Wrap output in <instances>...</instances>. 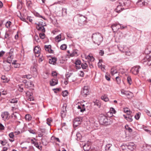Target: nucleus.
Listing matches in <instances>:
<instances>
[{"label":"nucleus","mask_w":151,"mask_h":151,"mask_svg":"<svg viewBox=\"0 0 151 151\" xmlns=\"http://www.w3.org/2000/svg\"><path fill=\"white\" fill-rule=\"evenodd\" d=\"M147 0H138L137 3L138 5L142 6L146 5L147 4Z\"/></svg>","instance_id":"obj_10"},{"label":"nucleus","mask_w":151,"mask_h":151,"mask_svg":"<svg viewBox=\"0 0 151 151\" xmlns=\"http://www.w3.org/2000/svg\"><path fill=\"white\" fill-rule=\"evenodd\" d=\"M93 42L95 44L99 45L103 41V37L99 33L93 34L92 36Z\"/></svg>","instance_id":"obj_2"},{"label":"nucleus","mask_w":151,"mask_h":151,"mask_svg":"<svg viewBox=\"0 0 151 151\" xmlns=\"http://www.w3.org/2000/svg\"><path fill=\"white\" fill-rule=\"evenodd\" d=\"M88 65L86 63H84L81 65V67L83 69H86Z\"/></svg>","instance_id":"obj_43"},{"label":"nucleus","mask_w":151,"mask_h":151,"mask_svg":"<svg viewBox=\"0 0 151 151\" xmlns=\"http://www.w3.org/2000/svg\"><path fill=\"white\" fill-rule=\"evenodd\" d=\"M94 105L97 106L99 108H100L101 106L100 103L98 101H96L94 102Z\"/></svg>","instance_id":"obj_40"},{"label":"nucleus","mask_w":151,"mask_h":151,"mask_svg":"<svg viewBox=\"0 0 151 151\" xmlns=\"http://www.w3.org/2000/svg\"><path fill=\"white\" fill-rule=\"evenodd\" d=\"M62 14L63 15H65L67 14V9L65 8H63L62 9Z\"/></svg>","instance_id":"obj_33"},{"label":"nucleus","mask_w":151,"mask_h":151,"mask_svg":"<svg viewBox=\"0 0 151 151\" xmlns=\"http://www.w3.org/2000/svg\"><path fill=\"white\" fill-rule=\"evenodd\" d=\"M106 79L108 81H109L110 80V76L109 75L105 76Z\"/></svg>","instance_id":"obj_61"},{"label":"nucleus","mask_w":151,"mask_h":151,"mask_svg":"<svg viewBox=\"0 0 151 151\" xmlns=\"http://www.w3.org/2000/svg\"><path fill=\"white\" fill-rule=\"evenodd\" d=\"M110 111L111 113H112L115 114L116 112V111L115 109L113 108H111L110 109Z\"/></svg>","instance_id":"obj_55"},{"label":"nucleus","mask_w":151,"mask_h":151,"mask_svg":"<svg viewBox=\"0 0 151 151\" xmlns=\"http://www.w3.org/2000/svg\"><path fill=\"white\" fill-rule=\"evenodd\" d=\"M32 77V76L31 75H24L23 76V78H27L28 79H30Z\"/></svg>","instance_id":"obj_38"},{"label":"nucleus","mask_w":151,"mask_h":151,"mask_svg":"<svg viewBox=\"0 0 151 151\" xmlns=\"http://www.w3.org/2000/svg\"><path fill=\"white\" fill-rule=\"evenodd\" d=\"M77 139L78 141L81 139L82 137L81 134L79 133H77L76 134Z\"/></svg>","instance_id":"obj_27"},{"label":"nucleus","mask_w":151,"mask_h":151,"mask_svg":"<svg viewBox=\"0 0 151 151\" xmlns=\"http://www.w3.org/2000/svg\"><path fill=\"white\" fill-rule=\"evenodd\" d=\"M9 114L8 112L5 111L2 113L1 116L3 119L4 121L6 120H8L9 117Z\"/></svg>","instance_id":"obj_9"},{"label":"nucleus","mask_w":151,"mask_h":151,"mask_svg":"<svg viewBox=\"0 0 151 151\" xmlns=\"http://www.w3.org/2000/svg\"><path fill=\"white\" fill-rule=\"evenodd\" d=\"M111 27L114 32H116L120 28H121V26L119 23H115L112 25Z\"/></svg>","instance_id":"obj_7"},{"label":"nucleus","mask_w":151,"mask_h":151,"mask_svg":"<svg viewBox=\"0 0 151 151\" xmlns=\"http://www.w3.org/2000/svg\"><path fill=\"white\" fill-rule=\"evenodd\" d=\"M68 93L67 91H65L62 92V95L63 97H65L67 96Z\"/></svg>","instance_id":"obj_51"},{"label":"nucleus","mask_w":151,"mask_h":151,"mask_svg":"<svg viewBox=\"0 0 151 151\" xmlns=\"http://www.w3.org/2000/svg\"><path fill=\"white\" fill-rule=\"evenodd\" d=\"M43 77L45 79H46L48 77V73L46 72L43 73Z\"/></svg>","instance_id":"obj_54"},{"label":"nucleus","mask_w":151,"mask_h":151,"mask_svg":"<svg viewBox=\"0 0 151 151\" xmlns=\"http://www.w3.org/2000/svg\"><path fill=\"white\" fill-rule=\"evenodd\" d=\"M140 68V67L139 66H136L132 68L130 70V71L132 74L136 75L139 73V69Z\"/></svg>","instance_id":"obj_6"},{"label":"nucleus","mask_w":151,"mask_h":151,"mask_svg":"<svg viewBox=\"0 0 151 151\" xmlns=\"http://www.w3.org/2000/svg\"><path fill=\"white\" fill-rule=\"evenodd\" d=\"M13 58V56L9 55L7 58L6 62L9 64H11Z\"/></svg>","instance_id":"obj_20"},{"label":"nucleus","mask_w":151,"mask_h":151,"mask_svg":"<svg viewBox=\"0 0 151 151\" xmlns=\"http://www.w3.org/2000/svg\"><path fill=\"white\" fill-rule=\"evenodd\" d=\"M58 83V81L56 79L54 78L50 81V84L51 86H54Z\"/></svg>","instance_id":"obj_16"},{"label":"nucleus","mask_w":151,"mask_h":151,"mask_svg":"<svg viewBox=\"0 0 151 151\" xmlns=\"http://www.w3.org/2000/svg\"><path fill=\"white\" fill-rule=\"evenodd\" d=\"M34 51L36 54V55L37 54H40V52L39 50V49L38 47H36L34 49Z\"/></svg>","instance_id":"obj_25"},{"label":"nucleus","mask_w":151,"mask_h":151,"mask_svg":"<svg viewBox=\"0 0 151 151\" xmlns=\"http://www.w3.org/2000/svg\"><path fill=\"white\" fill-rule=\"evenodd\" d=\"M20 64L18 63H16L14 65V67L15 68H18L20 67Z\"/></svg>","instance_id":"obj_63"},{"label":"nucleus","mask_w":151,"mask_h":151,"mask_svg":"<svg viewBox=\"0 0 151 151\" xmlns=\"http://www.w3.org/2000/svg\"><path fill=\"white\" fill-rule=\"evenodd\" d=\"M125 148L123 149V151H133L136 147L135 145L133 142H129L124 146Z\"/></svg>","instance_id":"obj_3"},{"label":"nucleus","mask_w":151,"mask_h":151,"mask_svg":"<svg viewBox=\"0 0 151 151\" xmlns=\"http://www.w3.org/2000/svg\"><path fill=\"white\" fill-rule=\"evenodd\" d=\"M99 118L100 123L101 124L107 125L111 124L110 119H109V118L106 115L101 114L99 115Z\"/></svg>","instance_id":"obj_1"},{"label":"nucleus","mask_w":151,"mask_h":151,"mask_svg":"<svg viewBox=\"0 0 151 151\" xmlns=\"http://www.w3.org/2000/svg\"><path fill=\"white\" fill-rule=\"evenodd\" d=\"M37 66L36 65H33L32 66L31 69V70L33 72V75L34 77H36L37 75Z\"/></svg>","instance_id":"obj_11"},{"label":"nucleus","mask_w":151,"mask_h":151,"mask_svg":"<svg viewBox=\"0 0 151 151\" xmlns=\"http://www.w3.org/2000/svg\"><path fill=\"white\" fill-rule=\"evenodd\" d=\"M112 146V145L111 144L109 143L106 145L105 147V149L106 150L109 151L110 150V147Z\"/></svg>","instance_id":"obj_23"},{"label":"nucleus","mask_w":151,"mask_h":151,"mask_svg":"<svg viewBox=\"0 0 151 151\" xmlns=\"http://www.w3.org/2000/svg\"><path fill=\"white\" fill-rule=\"evenodd\" d=\"M25 118L27 121H30L32 119L31 116L29 114H27L25 115Z\"/></svg>","instance_id":"obj_22"},{"label":"nucleus","mask_w":151,"mask_h":151,"mask_svg":"<svg viewBox=\"0 0 151 151\" xmlns=\"http://www.w3.org/2000/svg\"><path fill=\"white\" fill-rule=\"evenodd\" d=\"M79 74V75L81 76V77H83L84 76V73L83 72V71H80V73H78Z\"/></svg>","instance_id":"obj_56"},{"label":"nucleus","mask_w":151,"mask_h":151,"mask_svg":"<svg viewBox=\"0 0 151 151\" xmlns=\"http://www.w3.org/2000/svg\"><path fill=\"white\" fill-rule=\"evenodd\" d=\"M34 145L39 150L41 149L42 146L40 147V146L38 145V143L37 142H36V143H35V145Z\"/></svg>","instance_id":"obj_50"},{"label":"nucleus","mask_w":151,"mask_h":151,"mask_svg":"<svg viewBox=\"0 0 151 151\" xmlns=\"http://www.w3.org/2000/svg\"><path fill=\"white\" fill-rule=\"evenodd\" d=\"M81 106L82 107V109L81 110V112H83L85 110V106L84 104H81Z\"/></svg>","instance_id":"obj_47"},{"label":"nucleus","mask_w":151,"mask_h":151,"mask_svg":"<svg viewBox=\"0 0 151 151\" xmlns=\"http://www.w3.org/2000/svg\"><path fill=\"white\" fill-rule=\"evenodd\" d=\"M51 45H45L44 46V48L45 50L49 52L50 53H53V51L51 49Z\"/></svg>","instance_id":"obj_14"},{"label":"nucleus","mask_w":151,"mask_h":151,"mask_svg":"<svg viewBox=\"0 0 151 151\" xmlns=\"http://www.w3.org/2000/svg\"><path fill=\"white\" fill-rule=\"evenodd\" d=\"M11 24V22L8 21L6 22L5 24V26L6 28H9L10 27Z\"/></svg>","instance_id":"obj_30"},{"label":"nucleus","mask_w":151,"mask_h":151,"mask_svg":"<svg viewBox=\"0 0 151 151\" xmlns=\"http://www.w3.org/2000/svg\"><path fill=\"white\" fill-rule=\"evenodd\" d=\"M75 64L76 65H79L81 64V60H77L75 61Z\"/></svg>","instance_id":"obj_35"},{"label":"nucleus","mask_w":151,"mask_h":151,"mask_svg":"<svg viewBox=\"0 0 151 151\" xmlns=\"http://www.w3.org/2000/svg\"><path fill=\"white\" fill-rule=\"evenodd\" d=\"M39 36L41 39H43L45 37V35L44 33H40L39 34Z\"/></svg>","instance_id":"obj_34"},{"label":"nucleus","mask_w":151,"mask_h":151,"mask_svg":"<svg viewBox=\"0 0 151 151\" xmlns=\"http://www.w3.org/2000/svg\"><path fill=\"white\" fill-rule=\"evenodd\" d=\"M127 80L128 83L129 85H131L132 82L131 76H128L127 77Z\"/></svg>","instance_id":"obj_26"},{"label":"nucleus","mask_w":151,"mask_h":151,"mask_svg":"<svg viewBox=\"0 0 151 151\" xmlns=\"http://www.w3.org/2000/svg\"><path fill=\"white\" fill-rule=\"evenodd\" d=\"M125 129L128 130L129 132H132V129L130 127H129L128 125H126L125 126Z\"/></svg>","instance_id":"obj_28"},{"label":"nucleus","mask_w":151,"mask_h":151,"mask_svg":"<svg viewBox=\"0 0 151 151\" xmlns=\"http://www.w3.org/2000/svg\"><path fill=\"white\" fill-rule=\"evenodd\" d=\"M28 131L29 132L32 134H35V132L32 129H29L28 130Z\"/></svg>","instance_id":"obj_64"},{"label":"nucleus","mask_w":151,"mask_h":151,"mask_svg":"<svg viewBox=\"0 0 151 151\" xmlns=\"http://www.w3.org/2000/svg\"><path fill=\"white\" fill-rule=\"evenodd\" d=\"M22 85L19 86V90L20 92H22L23 90V88Z\"/></svg>","instance_id":"obj_60"},{"label":"nucleus","mask_w":151,"mask_h":151,"mask_svg":"<svg viewBox=\"0 0 151 151\" xmlns=\"http://www.w3.org/2000/svg\"><path fill=\"white\" fill-rule=\"evenodd\" d=\"M7 142L6 140H0V143L3 145L4 146L7 143Z\"/></svg>","instance_id":"obj_45"},{"label":"nucleus","mask_w":151,"mask_h":151,"mask_svg":"<svg viewBox=\"0 0 151 151\" xmlns=\"http://www.w3.org/2000/svg\"><path fill=\"white\" fill-rule=\"evenodd\" d=\"M36 28L38 31H41V32H45V28L44 27V26H41L40 27H36Z\"/></svg>","instance_id":"obj_18"},{"label":"nucleus","mask_w":151,"mask_h":151,"mask_svg":"<svg viewBox=\"0 0 151 151\" xmlns=\"http://www.w3.org/2000/svg\"><path fill=\"white\" fill-rule=\"evenodd\" d=\"M20 19L22 21L25 22H26V19L24 17H23L21 16L20 17Z\"/></svg>","instance_id":"obj_62"},{"label":"nucleus","mask_w":151,"mask_h":151,"mask_svg":"<svg viewBox=\"0 0 151 151\" xmlns=\"http://www.w3.org/2000/svg\"><path fill=\"white\" fill-rule=\"evenodd\" d=\"M26 95L28 97H30L32 96L33 94L32 93L30 92L29 91H27L26 92Z\"/></svg>","instance_id":"obj_42"},{"label":"nucleus","mask_w":151,"mask_h":151,"mask_svg":"<svg viewBox=\"0 0 151 151\" xmlns=\"http://www.w3.org/2000/svg\"><path fill=\"white\" fill-rule=\"evenodd\" d=\"M81 119L79 118H76L74 119L73 121V125L76 127L78 126L81 123Z\"/></svg>","instance_id":"obj_8"},{"label":"nucleus","mask_w":151,"mask_h":151,"mask_svg":"<svg viewBox=\"0 0 151 151\" xmlns=\"http://www.w3.org/2000/svg\"><path fill=\"white\" fill-rule=\"evenodd\" d=\"M89 91L88 87L85 86L82 90L81 93L83 96L86 97L89 94Z\"/></svg>","instance_id":"obj_5"},{"label":"nucleus","mask_w":151,"mask_h":151,"mask_svg":"<svg viewBox=\"0 0 151 151\" xmlns=\"http://www.w3.org/2000/svg\"><path fill=\"white\" fill-rule=\"evenodd\" d=\"M118 3L119 4L117 6L116 12L118 13H119L121 11H122L124 8L123 7V5L122 4V1L121 0H119Z\"/></svg>","instance_id":"obj_4"},{"label":"nucleus","mask_w":151,"mask_h":151,"mask_svg":"<svg viewBox=\"0 0 151 151\" xmlns=\"http://www.w3.org/2000/svg\"><path fill=\"white\" fill-rule=\"evenodd\" d=\"M124 112L126 113L129 114H130L131 113H132V112L130 111L128 109V108H124Z\"/></svg>","instance_id":"obj_41"},{"label":"nucleus","mask_w":151,"mask_h":151,"mask_svg":"<svg viewBox=\"0 0 151 151\" xmlns=\"http://www.w3.org/2000/svg\"><path fill=\"white\" fill-rule=\"evenodd\" d=\"M67 112H63V111H61V116L62 118H64L65 117L66 114Z\"/></svg>","instance_id":"obj_52"},{"label":"nucleus","mask_w":151,"mask_h":151,"mask_svg":"<svg viewBox=\"0 0 151 151\" xmlns=\"http://www.w3.org/2000/svg\"><path fill=\"white\" fill-rule=\"evenodd\" d=\"M130 114H128L127 120L129 122H131L132 121V116Z\"/></svg>","instance_id":"obj_31"},{"label":"nucleus","mask_w":151,"mask_h":151,"mask_svg":"<svg viewBox=\"0 0 151 151\" xmlns=\"http://www.w3.org/2000/svg\"><path fill=\"white\" fill-rule=\"evenodd\" d=\"M14 133L12 132L10 133L9 134V136L10 138H12V139L14 138Z\"/></svg>","instance_id":"obj_58"},{"label":"nucleus","mask_w":151,"mask_h":151,"mask_svg":"<svg viewBox=\"0 0 151 151\" xmlns=\"http://www.w3.org/2000/svg\"><path fill=\"white\" fill-rule=\"evenodd\" d=\"M101 98L102 100L106 102L108 101L109 100V98L106 95L102 96Z\"/></svg>","instance_id":"obj_24"},{"label":"nucleus","mask_w":151,"mask_h":151,"mask_svg":"<svg viewBox=\"0 0 151 151\" xmlns=\"http://www.w3.org/2000/svg\"><path fill=\"white\" fill-rule=\"evenodd\" d=\"M140 113L139 112L136 114L134 116L135 118L137 120L139 119L140 117Z\"/></svg>","instance_id":"obj_44"},{"label":"nucleus","mask_w":151,"mask_h":151,"mask_svg":"<svg viewBox=\"0 0 151 151\" xmlns=\"http://www.w3.org/2000/svg\"><path fill=\"white\" fill-rule=\"evenodd\" d=\"M19 116V114L17 113H13L12 115V117H13V116L15 119H17V116Z\"/></svg>","instance_id":"obj_46"},{"label":"nucleus","mask_w":151,"mask_h":151,"mask_svg":"<svg viewBox=\"0 0 151 151\" xmlns=\"http://www.w3.org/2000/svg\"><path fill=\"white\" fill-rule=\"evenodd\" d=\"M117 83L118 84H119L121 83V80L119 76L116 77V78Z\"/></svg>","instance_id":"obj_49"},{"label":"nucleus","mask_w":151,"mask_h":151,"mask_svg":"<svg viewBox=\"0 0 151 151\" xmlns=\"http://www.w3.org/2000/svg\"><path fill=\"white\" fill-rule=\"evenodd\" d=\"M77 51L76 50H75L73 51L72 53L70 54L69 56L70 57H73L74 56H77Z\"/></svg>","instance_id":"obj_19"},{"label":"nucleus","mask_w":151,"mask_h":151,"mask_svg":"<svg viewBox=\"0 0 151 151\" xmlns=\"http://www.w3.org/2000/svg\"><path fill=\"white\" fill-rule=\"evenodd\" d=\"M144 111L148 116L151 117V114L149 111L146 109H145Z\"/></svg>","instance_id":"obj_39"},{"label":"nucleus","mask_w":151,"mask_h":151,"mask_svg":"<svg viewBox=\"0 0 151 151\" xmlns=\"http://www.w3.org/2000/svg\"><path fill=\"white\" fill-rule=\"evenodd\" d=\"M35 40L37 42H40L39 40V38L38 36L37 35H35Z\"/></svg>","instance_id":"obj_48"},{"label":"nucleus","mask_w":151,"mask_h":151,"mask_svg":"<svg viewBox=\"0 0 151 151\" xmlns=\"http://www.w3.org/2000/svg\"><path fill=\"white\" fill-rule=\"evenodd\" d=\"M35 24L37 25V27H40L41 26H45V25H43L42 24V22H40L38 23V24H37L36 23H35Z\"/></svg>","instance_id":"obj_53"},{"label":"nucleus","mask_w":151,"mask_h":151,"mask_svg":"<svg viewBox=\"0 0 151 151\" xmlns=\"http://www.w3.org/2000/svg\"><path fill=\"white\" fill-rule=\"evenodd\" d=\"M87 58L89 60H90L91 61H93L95 60L94 57L92 56L91 55H90L87 56Z\"/></svg>","instance_id":"obj_29"},{"label":"nucleus","mask_w":151,"mask_h":151,"mask_svg":"<svg viewBox=\"0 0 151 151\" xmlns=\"http://www.w3.org/2000/svg\"><path fill=\"white\" fill-rule=\"evenodd\" d=\"M66 106H67L66 105L65 106L64 105L63 106H62L61 108V111H63V112H67V110L66 109Z\"/></svg>","instance_id":"obj_37"},{"label":"nucleus","mask_w":151,"mask_h":151,"mask_svg":"<svg viewBox=\"0 0 151 151\" xmlns=\"http://www.w3.org/2000/svg\"><path fill=\"white\" fill-rule=\"evenodd\" d=\"M10 103H16L17 102V99H10L9 101Z\"/></svg>","instance_id":"obj_32"},{"label":"nucleus","mask_w":151,"mask_h":151,"mask_svg":"<svg viewBox=\"0 0 151 151\" xmlns=\"http://www.w3.org/2000/svg\"><path fill=\"white\" fill-rule=\"evenodd\" d=\"M91 148V146L89 142L85 143L83 145V149L85 151H89Z\"/></svg>","instance_id":"obj_13"},{"label":"nucleus","mask_w":151,"mask_h":151,"mask_svg":"<svg viewBox=\"0 0 151 151\" xmlns=\"http://www.w3.org/2000/svg\"><path fill=\"white\" fill-rule=\"evenodd\" d=\"M122 1V4L124 6H128L131 4L130 1L129 0H121Z\"/></svg>","instance_id":"obj_15"},{"label":"nucleus","mask_w":151,"mask_h":151,"mask_svg":"<svg viewBox=\"0 0 151 151\" xmlns=\"http://www.w3.org/2000/svg\"><path fill=\"white\" fill-rule=\"evenodd\" d=\"M14 49L11 48L10 50V52L8 53L9 55L13 56L12 54L13 53Z\"/></svg>","instance_id":"obj_59"},{"label":"nucleus","mask_w":151,"mask_h":151,"mask_svg":"<svg viewBox=\"0 0 151 151\" xmlns=\"http://www.w3.org/2000/svg\"><path fill=\"white\" fill-rule=\"evenodd\" d=\"M80 19L82 20V22L81 21V22H80V25L81 26H83L85 24V21L86 20V18L85 17H84L83 18H82Z\"/></svg>","instance_id":"obj_21"},{"label":"nucleus","mask_w":151,"mask_h":151,"mask_svg":"<svg viewBox=\"0 0 151 151\" xmlns=\"http://www.w3.org/2000/svg\"><path fill=\"white\" fill-rule=\"evenodd\" d=\"M5 129V127L1 123H0V130H3Z\"/></svg>","instance_id":"obj_57"},{"label":"nucleus","mask_w":151,"mask_h":151,"mask_svg":"<svg viewBox=\"0 0 151 151\" xmlns=\"http://www.w3.org/2000/svg\"><path fill=\"white\" fill-rule=\"evenodd\" d=\"M23 82L25 83V87L26 88H29L30 87L34 86V84H33L32 82H27L26 80H24Z\"/></svg>","instance_id":"obj_12"},{"label":"nucleus","mask_w":151,"mask_h":151,"mask_svg":"<svg viewBox=\"0 0 151 151\" xmlns=\"http://www.w3.org/2000/svg\"><path fill=\"white\" fill-rule=\"evenodd\" d=\"M60 49L62 50H65L67 48V46L65 44H64L61 45Z\"/></svg>","instance_id":"obj_36"},{"label":"nucleus","mask_w":151,"mask_h":151,"mask_svg":"<svg viewBox=\"0 0 151 151\" xmlns=\"http://www.w3.org/2000/svg\"><path fill=\"white\" fill-rule=\"evenodd\" d=\"M56 61L57 58H53L49 60V63L53 65H55L56 63Z\"/></svg>","instance_id":"obj_17"}]
</instances>
